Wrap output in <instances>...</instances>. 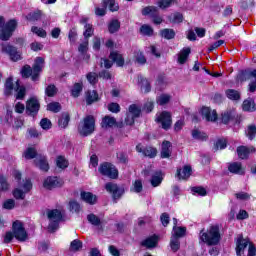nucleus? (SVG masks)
Segmentation results:
<instances>
[{
	"instance_id": "f257e3e1",
	"label": "nucleus",
	"mask_w": 256,
	"mask_h": 256,
	"mask_svg": "<svg viewBox=\"0 0 256 256\" xmlns=\"http://www.w3.org/2000/svg\"><path fill=\"white\" fill-rule=\"evenodd\" d=\"M43 67H45V59H43V57H37L34 61V65L32 68L29 65H25L22 68V77H25L26 79H29V77H31L32 81H39V75H41Z\"/></svg>"
},
{
	"instance_id": "f03ea898",
	"label": "nucleus",
	"mask_w": 256,
	"mask_h": 256,
	"mask_svg": "<svg viewBox=\"0 0 256 256\" xmlns=\"http://www.w3.org/2000/svg\"><path fill=\"white\" fill-rule=\"evenodd\" d=\"M200 240L206 245H218L221 241V232L219 231V226H211L206 232H200Z\"/></svg>"
},
{
	"instance_id": "7ed1b4c3",
	"label": "nucleus",
	"mask_w": 256,
	"mask_h": 256,
	"mask_svg": "<svg viewBox=\"0 0 256 256\" xmlns=\"http://www.w3.org/2000/svg\"><path fill=\"white\" fill-rule=\"evenodd\" d=\"M17 29V21L9 20L5 24V18L0 16V39L1 41H9L13 35V31Z\"/></svg>"
},
{
	"instance_id": "20e7f679",
	"label": "nucleus",
	"mask_w": 256,
	"mask_h": 256,
	"mask_svg": "<svg viewBox=\"0 0 256 256\" xmlns=\"http://www.w3.org/2000/svg\"><path fill=\"white\" fill-rule=\"evenodd\" d=\"M78 132L82 137H89L95 132V117L88 115L78 125Z\"/></svg>"
},
{
	"instance_id": "39448f33",
	"label": "nucleus",
	"mask_w": 256,
	"mask_h": 256,
	"mask_svg": "<svg viewBox=\"0 0 256 256\" xmlns=\"http://www.w3.org/2000/svg\"><path fill=\"white\" fill-rule=\"evenodd\" d=\"M13 89L16 91V99H23L25 97L26 89L24 86L19 85V81L13 85V78H8L5 82V95H11Z\"/></svg>"
},
{
	"instance_id": "423d86ee",
	"label": "nucleus",
	"mask_w": 256,
	"mask_h": 256,
	"mask_svg": "<svg viewBox=\"0 0 256 256\" xmlns=\"http://www.w3.org/2000/svg\"><path fill=\"white\" fill-rule=\"evenodd\" d=\"M47 217L50 221L48 231H50V233H54V231H57V229H59V221L63 219V214L57 209L48 210Z\"/></svg>"
},
{
	"instance_id": "0eeeda50",
	"label": "nucleus",
	"mask_w": 256,
	"mask_h": 256,
	"mask_svg": "<svg viewBox=\"0 0 256 256\" xmlns=\"http://www.w3.org/2000/svg\"><path fill=\"white\" fill-rule=\"evenodd\" d=\"M31 189H33V183H31V180L25 179L13 191V196L15 199H25V195H27Z\"/></svg>"
},
{
	"instance_id": "6e6552de",
	"label": "nucleus",
	"mask_w": 256,
	"mask_h": 256,
	"mask_svg": "<svg viewBox=\"0 0 256 256\" xmlns=\"http://www.w3.org/2000/svg\"><path fill=\"white\" fill-rule=\"evenodd\" d=\"M155 121L165 131H168V129H171V125H173V120L171 118V113H169L167 111H163L161 113L156 114Z\"/></svg>"
},
{
	"instance_id": "1a4fd4ad",
	"label": "nucleus",
	"mask_w": 256,
	"mask_h": 256,
	"mask_svg": "<svg viewBox=\"0 0 256 256\" xmlns=\"http://www.w3.org/2000/svg\"><path fill=\"white\" fill-rule=\"evenodd\" d=\"M99 173L104 175L105 177H109L110 179H117L119 177V171L115 166L111 163L105 162L100 165L98 168Z\"/></svg>"
},
{
	"instance_id": "9d476101",
	"label": "nucleus",
	"mask_w": 256,
	"mask_h": 256,
	"mask_svg": "<svg viewBox=\"0 0 256 256\" xmlns=\"http://www.w3.org/2000/svg\"><path fill=\"white\" fill-rule=\"evenodd\" d=\"M0 51L9 55L12 61H20L21 59V52L17 51V48L9 43L0 44Z\"/></svg>"
},
{
	"instance_id": "9b49d317",
	"label": "nucleus",
	"mask_w": 256,
	"mask_h": 256,
	"mask_svg": "<svg viewBox=\"0 0 256 256\" xmlns=\"http://www.w3.org/2000/svg\"><path fill=\"white\" fill-rule=\"evenodd\" d=\"M13 235L17 241H27V231L21 221H15L12 225Z\"/></svg>"
},
{
	"instance_id": "f8f14e48",
	"label": "nucleus",
	"mask_w": 256,
	"mask_h": 256,
	"mask_svg": "<svg viewBox=\"0 0 256 256\" xmlns=\"http://www.w3.org/2000/svg\"><path fill=\"white\" fill-rule=\"evenodd\" d=\"M105 189L106 191H108V193L112 194L113 199H120L121 195H123V193H125V191L122 188H119V186H117V184L114 183H107L105 185Z\"/></svg>"
},
{
	"instance_id": "ddd939ff",
	"label": "nucleus",
	"mask_w": 256,
	"mask_h": 256,
	"mask_svg": "<svg viewBox=\"0 0 256 256\" xmlns=\"http://www.w3.org/2000/svg\"><path fill=\"white\" fill-rule=\"evenodd\" d=\"M43 187L50 190L63 187V180L57 177H48L44 180Z\"/></svg>"
},
{
	"instance_id": "4468645a",
	"label": "nucleus",
	"mask_w": 256,
	"mask_h": 256,
	"mask_svg": "<svg viewBox=\"0 0 256 256\" xmlns=\"http://www.w3.org/2000/svg\"><path fill=\"white\" fill-rule=\"evenodd\" d=\"M247 245H250L249 240L244 239L242 235H239L236 240V255L237 256L243 255V251L247 249Z\"/></svg>"
},
{
	"instance_id": "2eb2a0df",
	"label": "nucleus",
	"mask_w": 256,
	"mask_h": 256,
	"mask_svg": "<svg viewBox=\"0 0 256 256\" xmlns=\"http://www.w3.org/2000/svg\"><path fill=\"white\" fill-rule=\"evenodd\" d=\"M39 100L37 98L32 97L26 102V111L27 113L33 114L39 111Z\"/></svg>"
},
{
	"instance_id": "dca6fc26",
	"label": "nucleus",
	"mask_w": 256,
	"mask_h": 256,
	"mask_svg": "<svg viewBox=\"0 0 256 256\" xmlns=\"http://www.w3.org/2000/svg\"><path fill=\"white\" fill-rule=\"evenodd\" d=\"M255 147H245V146H240L237 148V154L239 159H247L249 157V153H255Z\"/></svg>"
},
{
	"instance_id": "f3484780",
	"label": "nucleus",
	"mask_w": 256,
	"mask_h": 256,
	"mask_svg": "<svg viewBox=\"0 0 256 256\" xmlns=\"http://www.w3.org/2000/svg\"><path fill=\"white\" fill-rule=\"evenodd\" d=\"M201 113L206 121H215L217 119V111L211 110L209 107H203Z\"/></svg>"
},
{
	"instance_id": "a211bd4d",
	"label": "nucleus",
	"mask_w": 256,
	"mask_h": 256,
	"mask_svg": "<svg viewBox=\"0 0 256 256\" xmlns=\"http://www.w3.org/2000/svg\"><path fill=\"white\" fill-rule=\"evenodd\" d=\"M159 242V238L157 236H150L141 242L142 247H146V249H153V247H157V243Z\"/></svg>"
},
{
	"instance_id": "6ab92c4d",
	"label": "nucleus",
	"mask_w": 256,
	"mask_h": 256,
	"mask_svg": "<svg viewBox=\"0 0 256 256\" xmlns=\"http://www.w3.org/2000/svg\"><path fill=\"white\" fill-rule=\"evenodd\" d=\"M34 163L41 169V171H49V162L45 156H37Z\"/></svg>"
},
{
	"instance_id": "aec40b11",
	"label": "nucleus",
	"mask_w": 256,
	"mask_h": 256,
	"mask_svg": "<svg viewBox=\"0 0 256 256\" xmlns=\"http://www.w3.org/2000/svg\"><path fill=\"white\" fill-rule=\"evenodd\" d=\"M80 197L82 201L89 205H95V203H97V196L93 195L91 192H81Z\"/></svg>"
},
{
	"instance_id": "412c9836",
	"label": "nucleus",
	"mask_w": 256,
	"mask_h": 256,
	"mask_svg": "<svg viewBox=\"0 0 256 256\" xmlns=\"http://www.w3.org/2000/svg\"><path fill=\"white\" fill-rule=\"evenodd\" d=\"M230 173H235L236 175H244L245 174V169L243 166H241V163L239 162H234L229 165L228 167Z\"/></svg>"
},
{
	"instance_id": "4be33fe9",
	"label": "nucleus",
	"mask_w": 256,
	"mask_h": 256,
	"mask_svg": "<svg viewBox=\"0 0 256 256\" xmlns=\"http://www.w3.org/2000/svg\"><path fill=\"white\" fill-rule=\"evenodd\" d=\"M161 157L162 159H169L171 157V142L164 141L162 143Z\"/></svg>"
},
{
	"instance_id": "5701e85b",
	"label": "nucleus",
	"mask_w": 256,
	"mask_h": 256,
	"mask_svg": "<svg viewBox=\"0 0 256 256\" xmlns=\"http://www.w3.org/2000/svg\"><path fill=\"white\" fill-rule=\"evenodd\" d=\"M244 75H245L246 79H251V78L256 79V70L245 72ZM248 89H249L250 93H255V90H256V80L252 81L249 84V88Z\"/></svg>"
},
{
	"instance_id": "b1692460",
	"label": "nucleus",
	"mask_w": 256,
	"mask_h": 256,
	"mask_svg": "<svg viewBox=\"0 0 256 256\" xmlns=\"http://www.w3.org/2000/svg\"><path fill=\"white\" fill-rule=\"evenodd\" d=\"M176 176L178 179H189L191 177V166H184L183 169H178Z\"/></svg>"
},
{
	"instance_id": "393cba45",
	"label": "nucleus",
	"mask_w": 256,
	"mask_h": 256,
	"mask_svg": "<svg viewBox=\"0 0 256 256\" xmlns=\"http://www.w3.org/2000/svg\"><path fill=\"white\" fill-rule=\"evenodd\" d=\"M138 83L141 85L142 93H149V91H151L149 80L145 79L143 76H138Z\"/></svg>"
},
{
	"instance_id": "a878e982",
	"label": "nucleus",
	"mask_w": 256,
	"mask_h": 256,
	"mask_svg": "<svg viewBox=\"0 0 256 256\" xmlns=\"http://www.w3.org/2000/svg\"><path fill=\"white\" fill-rule=\"evenodd\" d=\"M110 59L116 63L117 67H123V65H125V59H123V56L118 52H112L110 54Z\"/></svg>"
},
{
	"instance_id": "bb28decb",
	"label": "nucleus",
	"mask_w": 256,
	"mask_h": 256,
	"mask_svg": "<svg viewBox=\"0 0 256 256\" xmlns=\"http://www.w3.org/2000/svg\"><path fill=\"white\" fill-rule=\"evenodd\" d=\"M117 125V120L113 117L106 116L102 120L103 129H109V127H115Z\"/></svg>"
},
{
	"instance_id": "cd10ccee",
	"label": "nucleus",
	"mask_w": 256,
	"mask_h": 256,
	"mask_svg": "<svg viewBox=\"0 0 256 256\" xmlns=\"http://www.w3.org/2000/svg\"><path fill=\"white\" fill-rule=\"evenodd\" d=\"M95 101H99V94H97V91H88L86 94L87 105H92V103H95Z\"/></svg>"
},
{
	"instance_id": "c85d7f7f",
	"label": "nucleus",
	"mask_w": 256,
	"mask_h": 256,
	"mask_svg": "<svg viewBox=\"0 0 256 256\" xmlns=\"http://www.w3.org/2000/svg\"><path fill=\"white\" fill-rule=\"evenodd\" d=\"M170 249L173 251V253H177V251L181 249V242L176 236H171L170 238Z\"/></svg>"
},
{
	"instance_id": "c756f323",
	"label": "nucleus",
	"mask_w": 256,
	"mask_h": 256,
	"mask_svg": "<svg viewBox=\"0 0 256 256\" xmlns=\"http://www.w3.org/2000/svg\"><path fill=\"white\" fill-rule=\"evenodd\" d=\"M102 6L108 7L110 11L115 12L119 9V3H116L115 0H103Z\"/></svg>"
},
{
	"instance_id": "7c9ffc66",
	"label": "nucleus",
	"mask_w": 256,
	"mask_h": 256,
	"mask_svg": "<svg viewBox=\"0 0 256 256\" xmlns=\"http://www.w3.org/2000/svg\"><path fill=\"white\" fill-rule=\"evenodd\" d=\"M142 15H150V17H155V15H159V10L155 6H147L142 9Z\"/></svg>"
},
{
	"instance_id": "2f4dec72",
	"label": "nucleus",
	"mask_w": 256,
	"mask_h": 256,
	"mask_svg": "<svg viewBox=\"0 0 256 256\" xmlns=\"http://www.w3.org/2000/svg\"><path fill=\"white\" fill-rule=\"evenodd\" d=\"M119 29H121V22H119V20L117 19L111 20L110 23L108 24L109 33H117Z\"/></svg>"
},
{
	"instance_id": "473e14b6",
	"label": "nucleus",
	"mask_w": 256,
	"mask_h": 256,
	"mask_svg": "<svg viewBox=\"0 0 256 256\" xmlns=\"http://www.w3.org/2000/svg\"><path fill=\"white\" fill-rule=\"evenodd\" d=\"M226 97H228L231 101H239L241 99V93L234 89L226 90Z\"/></svg>"
},
{
	"instance_id": "72a5a7b5",
	"label": "nucleus",
	"mask_w": 256,
	"mask_h": 256,
	"mask_svg": "<svg viewBox=\"0 0 256 256\" xmlns=\"http://www.w3.org/2000/svg\"><path fill=\"white\" fill-rule=\"evenodd\" d=\"M191 53V48H183L178 57V63L183 65Z\"/></svg>"
},
{
	"instance_id": "f704fd0d",
	"label": "nucleus",
	"mask_w": 256,
	"mask_h": 256,
	"mask_svg": "<svg viewBox=\"0 0 256 256\" xmlns=\"http://www.w3.org/2000/svg\"><path fill=\"white\" fill-rule=\"evenodd\" d=\"M185 233H187V228L173 226L172 237H177V239H181V237H185Z\"/></svg>"
},
{
	"instance_id": "c9c22d12",
	"label": "nucleus",
	"mask_w": 256,
	"mask_h": 256,
	"mask_svg": "<svg viewBox=\"0 0 256 256\" xmlns=\"http://www.w3.org/2000/svg\"><path fill=\"white\" fill-rule=\"evenodd\" d=\"M56 165L59 169H67L69 167V161L64 156H58L56 158Z\"/></svg>"
},
{
	"instance_id": "e433bc0d",
	"label": "nucleus",
	"mask_w": 256,
	"mask_h": 256,
	"mask_svg": "<svg viewBox=\"0 0 256 256\" xmlns=\"http://www.w3.org/2000/svg\"><path fill=\"white\" fill-rule=\"evenodd\" d=\"M169 101H171V95L169 94H161L156 98V103L161 106L167 105Z\"/></svg>"
},
{
	"instance_id": "4c0bfd02",
	"label": "nucleus",
	"mask_w": 256,
	"mask_h": 256,
	"mask_svg": "<svg viewBox=\"0 0 256 256\" xmlns=\"http://www.w3.org/2000/svg\"><path fill=\"white\" fill-rule=\"evenodd\" d=\"M243 111H255V101L252 99L245 100L242 105Z\"/></svg>"
},
{
	"instance_id": "58836bf2",
	"label": "nucleus",
	"mask_w": 256,
	"mask_h": 256,
	"mask_svg": "<svg viewBox=\"0 0 256 256\" xmlns=\"http://www.w3.org/2000/svg\"><path fill=\"white\" fill-rule=\"evenodd\" d=\"M129 115L134 119L141 115V108L135 104L130 105Z\"/></svg>"
},
{
	"instance_id": "ea45409f",
	"label": "nucleus",
	"mask_w": 256,
	"mask_h": 256,
	"mask_svg": "<svg viewBox=\"0 0 256 256\" xmlns=\"http://www.w3.org/2000/svg\"><path fill=\"white\" fill-rule=\"evenodd\" d=\"M83 91V83H75L71 89L72 97H79Z\"/></svg>"
},
{
	"instance_id": "a19ab883",
	"label": "nucleus",
	"mask_w": 256,
	"mask_h": 256,
	"mask_svg": "<svg viewBox=\"0 0 256 256\" xmlns=\"http://www.w3.org/2000/svg\"><path fill=\"white\" fill-rule=\"evenodd\" d=\"M69 121H70L69 114L64 113L61 115L60 119L58 120V125L62 129H65V127L69 125Z\"/></svg>"
},
{
	"instance_id": "79ce46f5",
	"label": "nucleus",
	"mask_w": 256,
	"mask_h": 256,
	"mask_svg": "<svg viewBox=\"0 0 256 256\" xmlns=\"http://www.w3.org/2000/svg\"><path fill=\"white\" fill-rule=\"evenodd\" d=\"M161 181H163V178L161 177V172H156L151 179L152 187H159V185H161Z\"/></svg>"
},
{
	"instance_id": "37998d69",
	"label": "nucleus",
	"mask_w": 256,
	"mask_h": 256,
	"mask_svg": "<svg viewBox=\"0 0 256 256\" xmlns=\"http://www.w3.org/2000/svg\"><path fill=\"white\" fill-rule=\"evenodd\" d=\"M145 157H150V159H153V157L157 156V149L153 147H146L144 148V151L142 153Z\"/></svg>"
},
{
	"instance_id": "c03bdc74",
	"label": "nucleus",
	"mask_w": 256,
	"mask_h": 256,
	"mask_svg": "<svg viewBox=\"0 0 256 256\" xmlns=\"http://www.w3.org/2000/svg\"><path fill=\"white\" fill-rule=\"evenodd\" d=\"M161 36L164 37V39H174L175 38V30L174 29H163L161 31Z\"/></svg>"
},
{
	"instance_id": "a18cd8bd",
	"label": "nucleus",
	"mask_w": 256,
	"mask_h": 256,
	"mask_svg": "<svg viewBox=\"0 0 256 256\" xmlns=\"http://www.w3.org/2000/svg\"><path fill=\"white\" fill-rule=\"evenodd\" d=\"M192 137H193V139H198L199 141H206L207 134L205 132H201L199 130H193Z\"/></svg>"
},
{
	"instance_id": "49530a36",
	"label": "nucleus",
	"mask_w": 256,
	"mask_h": 256,
	"mask_svg": "<svg viewBox=\"0 0 256 256\" xmlns=\"http://www.w3.org/2000/svg\"><path fill=\"white\" fill-rule=\"evenodd\" d=\"M47 111H52V113H59L61 111V104L59 102H52L47 105Z\"/></svg>"
},
{
	"instance_id": "de8ad7c7",
	"label": "nucleus",
	"mask_w": 256,
	"mask_h": 256,
	"mask_svg": "<svg viewBox=\"0 0 256 256\" xmlns=\"http://www.w3.org/2000/svg\"><path fill=\"white\" fill-rule=\"evenodd\" d=\"M87 220L91 225H94L95 227H98V225H101V219L97 217L95 214H90L87 216Z\"/></svg>"
},
{
	"instance_id": "09e8293b",
	"label": "nucleus",
	"mask_w": 256,
	"mask_h": 256,
	"mask_svg": "<svg viewBox=\"0 0 256 256\" xmlns=\"http://www.w3.org/2000/svg\"><path fill=\"white\" fill-rule=\"evenodd\" d=\"M227 147V140L226 139H219L216 141L214 145V151H219L225 149Z\"/></svg>"
},
{
	"instance_id": "8fccbe9b",
	"label": "nucleus",
	"mask_w": 256,
	"mask_h": 256,
	"mask_svg": "<svg viewBox=\"0 0 256 256\" xmlns=\"http://www.w3.org/2000/svg\"><path fill=\"white\" fill-rule=\"evenodd\" d=\"M24 157L25 159H35V157H37V150H35V148H28L24 152Z\"/></svg>"
},
{
	"instance_id": "3c124183",
	"label": "nucleus",
	"mask_w": 256,
	"mask_h": 256,
	"mask_svg": "<svg viewBox=\"0 0 256 256\" xmlns=\"http://www.w3.org/2000/svg\"><path fill=\"white\" fill-rule=\"evenodd\" d=\"M171 23H182L183 22V14L176 12L170 15Z\"/></svg>"
},
{
	"instance_id": "603ef678",
	"label": "nucleus",
	"mask_w": 256,
	"mask_h": 256,
	"mask_svg": "<svg viewBox=\"0 0 256 256\" xmlns=\"http://www.w3.org/2000/svg\"><path fill=\"white\" fill-rule=\"evenodd\" d=\"M83 247V242L78 239H75L70 244V251H79Z\"/></svg>"
},
{
	"instance_id": "864d4df0",
	"label": "nucleus",
	"mask_w": 256,
	"mask_h": 256,
	"mask_svg": "<svg viewBox=\"0 0 256 256\" xmlns=\"http://www.w3.org/2000/svg\"><path fill=\"white\" fill-rule=\"evenodd\" d=\"M84 29H85V31H84L83 35L86 40L89 39V37H93V25L86 24L84 26Z\"/></svg>"
},
{
	"instance_id": "5fc2aeb1",
	"label": "nucleus",
	"mask_w": 256,
	"mask_h": 256,
	"mask_svg": "<svg viewBox=\"0 0 256 256\" xmlns=\"http://www.w3.org/2000/svg\"><path fill=\"white\" fill-rule=\"evenodd\" d=\"M9 190V182H7V178L5 176H0V193L1 191Z\"/></svg>"
},
{
	"instance_id": "6e6d98bb",
	"label": "nucleus",
	"mask_w": 256,
	"mask_h": 256,
	"mask_svg": "<svg viewBox=\"0 0 256 256\" xmlns=\"http://www.w3.org/2000/svg\"><path fill=\"white\" fill-rule=\"evenodd\" d=\"M69 209L72 213H79V211H81V205H79L77 201L72 200L69 202Z\"/></svg>"
},
{
	"instance_id": "4d7b16f0",
	"label": "nucleus",
	"mask_w": 256,
	"mask_h": 256,
	"mask_svg": "<svg viewBox=\"0 0 256 256\" xmlns=\"http://www.w3.org/2000/svg\"><path fill=\"white\" fill-rule=\"evenodd\" d=\"M45 93L48 97H55V95H57V87H55V85H49L45 89Z\"/></svg>"
},
{
	"instance_id": "13d9d810",
	"label": "nucleus",
	"mask_w": 256,
	"mask_h": 256,
	"mask_svg": "<svg viewBox=\"0 0 256 256\" xmlns=\"http://www.w3.org/2000/svg\"><path fill=\"white\" fill-rule=\"evenodd\" d=\"M31 31L32 33H35L36 35H38V37H47V32L44 29L39 28L37 26H33L31 28Z\"/></svg>"
},
{
	"instance_id": "bf43d9fd",
	"label": "nucleus",
	"mask_w": 256,
	"mask_h": 256,
	"mask_svg": "<svg viewBox=\"0 0 256 256\" xmlns=\"http://www.w3.org/2000/svg\"><path fill=\"white\" fill-rule=\"evenodd\" d=\"M173 4V0H159L157 5L160 9H168Z\"/></svg>"
},
{
	"instance_id": "052dcab7",
	"label": "nucleus",
	"mask_w": 256,
	"mask_h": 256,
	"mask_svg": "<svg viewBox=\"0 0 256 256\" xmlns=\"http://www.w3.org/2000/svg\"><path fill=\"white\" fill-rule=\"evenodd\" d=\"M27 19L28 21H39V19H41V11L28 14Z\"/></svg>"
},
{
	"instance_id": "680f3d73",
	"label": "nucleus",
	"mask_w": 256,
	"mask_h": 256,
	"mask_svg": "<svg viewBox=\"0 0 256 256\" xmlns=\"http://www.w3.org/2000/svg\"><path fill=\"white\" fill-rule=\"evenodd\" d=\"M235 197L237 199H239L240 201H249V199H251V195L249 193H246V192L236 193Z\"/></svg>"
},
{
	"instance_id": "e2e57ef3",
	"label": "nucleus",
	"mask_w": 256,
	"mask_h": 256,
	"mask_svg": "<svg viewBox=\"0 0 256 256\" xmlns=\"http://www.w3.org/2000/svg\"><path fill=\"white\" fill-rule=\"evenodd\" d=\"M255 135H256V126L251 124L248 126L247 136L249 137L250 140H253Z\"/></svg>"
},
{
	"instance_id": "0e129e2a",
	"label": "nucleus",
	"mask_w": 256,
	"mask_h": 256,
	"mask_svg": "<svg viewBox=\"0 0 256 256\" xmlns=\"http://www.w3.org/2000/svg\"><path fill=\"white\" fill-rule=\"evenodd\" d=\"M140 32L142 35H153V28H151L149 25H143L140 28Z\"/></svg>"
},
{
	"instance_id": "69168bd1",
	"label": "nucleus",
	"mask_w": 256,
	"mask_h": 256,
	"mask_svg": "<svg viewBox=\"0 0 256 256\" xmlns=\"http://www.w3.org/2000/svg\"><path fill=\"white\" fill-rule=\"evenodd\" d=\"M108 111H111V113H119V111H121V106H119L118 103H110L108 105Z\"/></svg>"
},
{
	"instance_id": "338daca9",
	"label": "nucleus",
	"mask_w": 256,
	"mask_h": 256,
	"mask_svg": "<svg viewBox=\"0 0 256 256\" xmlns=\"http://www.w3.org/2000/svg\"><path fill=\"white\" fill-rule=\"evenodd\" d=\"M40 127H42L44 130L51 129V120L44 118L40 121Z\"/></svg>"
},
{
	"instance_id": "774afa93",
	"label": "nucleus",
	"mask_w": 256,
	"mask_h": 256,
	"mask_svg": "<svg viewBox=\"0 0 256 256\" xmlns=\"http://www.w3.org/2000/svg\"><path fill=\"white\" fill-rule=\"evenodd\" d=\"M86 78L88 79L89 83H91V85H95V83H97V73L90 72L87 74Z\"/></svg>"
}]
</instances>
